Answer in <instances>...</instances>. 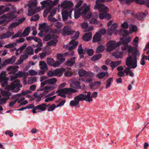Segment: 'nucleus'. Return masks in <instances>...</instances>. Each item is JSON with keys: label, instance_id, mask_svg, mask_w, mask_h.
<instances>
[{"label": "nucleus", "instance_id": "obj_51", "mask_svg": "<svg viewBox=\"0 0 149 149\" xmlns=\"http://www.w3.org/2000/svg\"><path fill=\"white\" fill-rule=\"evenodd\" d=\"M33 39L35 41L38 43L39 44V46L40 47H42V44L41 42V40L40 38H38L36 37H33Z\"/></svg>", "mask_w": 149, "mask_h": 149}, {"label": "nucleus", "instance_id": "obj_24", "mask_svg": "<svg viewBox=\"0 0 149 149\" xmlns=\"http://www.w3.org/2000/svg\"><path fill=\"white\" fill-rule=\"evenodd\" d=\"M69 104L70 106L72 107H80L79 103L76 99H75L74 97V100H72L70 102Z\"/></svg>", "mask_w": 149, "mask_h": 149}, {"label": "nucleus", "instance_id": "obj_17", "mask_svg": "<svg viewBox=\"0 0 149 149\" xmlns=\"http://www.w3.org/2000/svg\"><path fill=\"white\" fill-rule=\"evenodd\" d=\"M72 11V9L70 10L68 13L66 10L64 11L62 13L63 20L65 21L67 20L68 15L71 18V14Z\"/></svg>", "mask_w": 149, "mask_h": 149}, {"label": "nucleus", "instance_id": "obj_40", "mask_svg": "<svg viewBox=\"0 0 149 149\" xmlns=\"http://www.w3.org/2000/svg\"><path fill=\"white\" fill-rule=\"evenodd\" d=\"M16 59V57L15 56H13L11 58L6 60V62L8 63L12 64L15 61Z\"/></svg>", "mask_w": 149, "mask_h": 149}, {"label": "nucleus", "instance_id": "obj_13", "mask_svg": "<svg viewBox=\"0 0 149 149\" xmlns=\"http://www.w3.org/2000/svg\"><path fill=\"white\" fill-rule=\"evenodd\" d=\"M126 65L127 66V67L125 68V69L124 70V71H122L118 72L117 73V75L119 77H122L125 76V73L126 74V75H128L129 74L130 76L131 77H133L134 76V73L130 70L131 69H134L136 68H131L129 69V71H128L127 72H126L125 71V70L126 68H127L130 67V66L129 65Z\"/></svg>", "mask_w": 149, "mask_h": 149}, {"label": "nucleus", "instance_id": "obj_53", "mask_svg": "<svg viewBox=\"0 0 149 149\" xmlns=\"http://www.w3.org/2000/svg\"><path fill=\"white\" fill-rule=\"evenodd\" d=\"M101 84V82L100 81H95L93 84H91L90 86L91 87L94 86H96L99 87L100 86Z\"/></svg>", "mask_w": 149, "mask_h": 149}, {"label": "nucleus", "instance_id": "obj_49", "mask_svg": "<svg viewBox=\"0 0 149 149\" xmlns=\"http://www.w3.org/2000/svg\"><path fill=\"white\" fill-rule=\"evenodd\" d=\"M138 40L139 38L138 37H136L134 39L132 42L133 45L136 48V47H137L138 45Z\"/></svg>", "mask_w": 149, "mask_h": 149}, {"label": "nucleus", "instance_id": "obj_30", "mask_svg": "<svg viewBox=\"0 0 149 149\" xmlns=\"http://www.w3.org/2000/svg\"><path fill=\"white\" fill-rule=\"evenodd\" d=\"M88 24L86 22H84L81 24V26L82 28L83 29H87V30L88 31H91L93 29L92 26H91L88 28Z\"/></svg>", "mask_w": 149, "mask_h": 149}, {"label": "nucleus", "instance_id": "obj_22", "mask_svg": "<svg viewBox=\"0 0 149 149\" xmlns=\"http://www.w3.org/2000/svg\"><path fill=\"white\" fill-rule=\"evenodd\" d=\"M69 28V26H65L63 28V34L64 36L69 35H70L74 33V31H68L67 29Z\"/></svg>", "mask_w": 149, "mask_h": 149}, {"label": "nucleus", "instance_id": "obj_7", "mask_svg": "<svg viewBox=\"0 0 149 149\" xmlns=\"http://www.w3.org/2000/svg\"><path fill=\"white\" fill-rule=\"evenodd\" d=\"M121 44L120 42L116 43L114 41H110L107 44V47L106 50L107 51H110L115 49L117 47Z\"/></svg>", "mask_w": 149, "mask_h": 149}, {"label": "nucleus", "instance_id": "obj_60", "mask_svg": "<svg viewBox=\"0 0 149 149\" xmlns=\"http://www.w3.org/2000/svg\"><path fill=\"white\" fill-rule=\"evenodd\" d=\"M39 18V16L38 14H37L33 16L32 18L30 20L31 21H36L38 20Z\"/></svg>", "mask_w": 149, "mask_h": 149}, {"label": "nucleus", "instance_id": "obj_48", "mask_svg": "<svg viewBox=\"0 0 149 149\" xmlns=\"http://www.w3.org/2000/svg\"><path fill=\"white\" fill-rule=\"evenodd\" d=\"M57 58L58 59L61 63H62L65 61V58L63 57V55L62 54H57Z\"/></svg>", "mask_w": 149, "mask_h": 149}, {"label": "nucleus", "instance_id": "obj_23", "mask_svg": "<svg viewBox=\"0 0 149 149\" xmlns=\"http://www.w3.org/2000/svg\"><path fill=\"white\" fill-rule=\"evenodd\" d=\"M29 75V73L26 72H24L22 71H19L16 73L17 77L20 78L22 77L24 79H26Z\"/></svg>", "mask_w": 149, "mask_h": 149}, {"label": "nucleus", "instance_id": "obj_32", "mask_svg": "<svg viewBox=\"0 0 149 149\" xmlns=\"http://www.w3.org/2000/svg\"><path fill=\"white\" fill-rule=\"evenodd\" d=\"M39 65L40 69L42 70H44L47 69V64L43 61H40L39 62Z\"/></svg>", "mask_w": 149, "mask_h": 149}, {"label": "nucleus", "instance_id": "obj_18", "mask_svg": "<svg viewBox=\"0 0 149 149\" xmlns=\"http://www.w3.org/2000/svg\"><path fill=\"white\" fill-rule=\"evenodd\" d=\"M13 32H7L6 33H3L0 35V39H3L8 38L14 35Z\"/></svg>", "mask_w": 149, "mask_h": 149}, {"label": "nucleus", "instance_id": "obj_47", "mask_svg": "<svg viewBox=\"0 0 149 149\" xmlns=\"http://www.w3.org/2000/svg\"><path fill=\"white\" fill-rule=\"evenodd\" d=\"M1 93L2 96L4 97L10 96L11 95V93L9 91H2Z\"/></svg>", "mask_w": 149, "mask_h": 149}, {"label": "nucleus", "instance_id": "obj_19", "mask_svg": "<svg viewBox=\"0 0 149 149\" xmlns=\"http://www.w3.org/2000/svg\"><path fill=\"white\" fill-rule=\"evenodd\" d=\"M42 10V8L40 7H36L34 10H32L31 9H29L28 10V15L29 16H31L32 15Z\"/></svg>", "mask_w": 149, "mask_h": 149}, {"label": "nucleus", "instance_id": "obj_39", "mask_svg": "<svg viewBox=\"0 0 149 149\" xmlns=\"http://www.w3.org/2000/svg\"><path fill=\"white\" fill-rule=\"evenodd\" d=\"M25 52L26 53L30 55H32L33 54V50L32 48L30 46L28 47L26 49Z\"/></svg>", "mask_w": 149, "mask_h": 149}, {"label": "nucleus", "instance_id": "obj_52", "mask_svg": "<svg viewBox=\"0 0 149 149\" xmlns=\"http://www.w3.org/2000/svg\"><path fill=\"white\" fill-rule=\"evenodd\" d=\"M97 32L98 33V34H99L101 36L102 35H103L106 33V30L105 29L103 28L99 30Z\"/></svg>", "mask_w": 149, "mask_h": 149}, {"label": "nucleus", "instance_id": "obj_2", "mask_svg": "<svg viewBox=\"0 0 149 149\" xmlns=\"http://www.w3.org/2000/svg\"><path fill=\"white\" fill-rule=\"evenodd\" d=\"M91 5L84 3L80 8L74 10V17L75 19L78 18L81 15L82 18L84 19H89L90 23L97 24V21L96 19L98 17L97 13H94L93 14L91 12H88L90 10Z\"/></svg>", "mask_w": 149, "mask_h": 149}, {"label": "nucleus", "instance_id": "obj_61", "mask_svg": "<svg viewBox=\"0 0 149 149\" xmlns=\"http://www.w3.org/2000/svg\"><path fill=\"white\" fill-rule=\"evenodd\" d=\"M29 74L31 76H34L37 74V72L33 70H30L29 71Z\"/></svg>", "mask_w": 149, "mask_h": 149}, {"label": "nucleus", "instance_id": "obj_35", "mask_svg": "<svg viewBox=\"0 0 149 149\" xmlns=\"http://www.w3.org/2000/svg\"><path fill=\"white\" fill-rule=\"evenodd\" d=\"M30 29L31 27H26L22 33V36L23 37H26L28 36L30 32Z\"/></svg>", "mask_w": 149, "mask_h": 149}, {"label": "nucleus", "instance_id": "obj_34", "mask_svg": "<svg viewBox=\"0 0 149 149\" xmlns=\"http://www.w3.org/2000/svg\"><path fill=\"white\" fill-rule=\"evenodd\" d=\"M3 6H0V15L6 12H8L10 8L9 7L5 8Z\"/></svg>", "mask_w": 149, "mask_h": 149}, {"label": "nucleus", "instance_id": "obj_50", "mask_svg": "<svg viewBox=\"0 0 149 149\" xmlns=\"http://www.w3.org/2000/svg\"><path fill=\"white\" fill-rule=\"evenodd\" d=\"M54 60L52 58H47V62L48 64L50 66H52L54 63Z\"/></svg>", "mask_w": 149, "mask_h": 149}, {"label": "nucleus", "instance_id": "obj_46", "mask_svg": "<svg viewBox=\"0 0 149 149\" xmlns=\"http://www.w3.org/2000/svg\"><path fill=\"white\" fill-rule=\"evenodd\" d=\"M17 45L16 43L14 42L13 43H10L7 45H5L4 47L6 48H13Z\"/></svg>", "mask_w": 149, "mask_h": 149}, {"label": "nucleus", "instance_id": "obj_21", "mask_svg": "<svg viewBox=\"0 0 149 149\" xmlns=\"http://www.w3.org/2000/svg\"><path fill=\"white\" fill-rule=\"evenodd\" d=\"M65 70V69L64 68H60L54 70L55 75L60 77L63 74V73Z\"/></svg>", "mask_w": 149, "mask_h": 149}, {"label": "nucleus", "instance_id": "obj_57", "mask_svg": "<svg viewBox=\"0 0 149 149\" xmlns=\"http://www.w3.org/2000/svg\"><path fill=\"white\" fill-rule=\"evenodd\" d=\"M56 97V96H54L51 97H48L46 98L44 101L45 102H48L49 101H53Z\"/></svg>", "mask_w": 149, "mask_h": 149}, {"label": "nucleus", "instance_id": "obj_8", "mask_svg": "<svg viewBox=\"0 0 149 149\" xmlns=\"http://www.w3.org/2000/svg\"><path fill=\"white\" fill-rule=\"evenodd\" d=\"M3 19L6 18L5 20H7V22H9L16 18L17 17V14L15 12L9 13L3 15L1 16Z\"/></svg>", "mask_w": 149, "mask_h": 149}, {"label": "nucleus", "instance_id": "obj_4", "mask_svg": "<svg viewBox=\"0 0 149 149\" xmlns=\"http://www.w3.org/2000/svg\"><path fill=\"white\" fill-rule=\"evenodd\" d=\"M87 95H84L83 94H79L74 97L75 99L77 100L79 103L80 101H85L87 102H90L93 101V99L91 97V93L88 92L87 93Z\"/></svg>", "mask_w": 149, "mask_h": 149}, {"label": "nucleus", "instance_id": "obj_36", "mask_svg": "<svg viewBox=\"0 0 149 149\" xmlns=\"http://www.w3.org/2000/svg\"><path fill=\"white\" fill-rule=\"evenodd\" d=\"M121 63V61H120L111 62L110 63V66L113 69L115 67L120 65Z\"/></svg>", "mask_w": 149, "mask_h": 149}, {"label": "nucleus", "instance_id": "obj_27", "mask_svg": "<svg viewBox=\"0 0 149 149\" xmlns=\"http://www.w3.org/2000/svg\"><path fill=\"white\" fill-rule=\"evenodd\" d=\"M92 38V33L89 32L85 33L83 36V39L86 41H89Z\"/></svg>", "mask_w": 149, "mask_h": 149}, {"label": "nucleus", "instance_id": "obj_31", "mask_svg": "<svg viewBox=\"0 0 149 149\" xmlns=\"http://www.w3.org/2000/svg\"><path fill=\"white\" fill-rule=\"evenodd\" d=\"M57 38V37L56 36V38H53V39H52V40L47 42V45H48L49 46L53 45H55L58 41Z\"/></svg>", "mask_w": 149, "mask_h": 149}, {"label": "nucleus", "instance_id": "obj_29", "mask_svg": "<svg viewBox=\"0 0 149 149\" xmlns=\"http://www.w3.org/2000/svg\"><path fill=\"white\" fill-rule=\"evenodd\" d=\"M75 57H73L68 60L65 63V65L68 66H72L75 63Z\"/></svg>", "mask_w": 149, "mask_h": 149}, {"label": "nucleus", "instance_id": "obj_64", "mask_svg": "<svg viewBox=\"0 0 149 149\" xmlns=\"http://www.w3.org/2000/svg\"><path fill=\"white\" fill-rule=\"evenodd\" d=\"M47 54V53L46 52H43L39 54L38 56L41 59H43L45 57Z\"/></svg>", "mask_w": 149, "mask_h": 149}, {"label": "nucleus", "instance_id": "obj_37", "mask_svg": "<svg viewBox=\"0 0 149 149\" xmlns=\"http://www.w3.org/2000/svg\"><path fill=\"white\" fill-rule=\"evenodd\" d=\"M56 38V35L53 34L52 35L48 34L44 38L43 40L44 41H47L53 39V38Z\"/></svg>", "mask_w": 149, "mask_h": 149}, {"label": "nucleus", "instance_id": "obj_43", "mask_svg": "<svg viewBox=\"0 0 149 149\" xmlns=\"http://www.w3.org/2000/svg\"><path fill=\"white\" fill-rule=\"evenodd\" d=\"M48 83L49 84H54L57 82V79L56 78H53L47 79Z\"/></svg>", "mask_w": 149, "mask_h": 149}, {"label": "nucleus", "instance_id": "obj_33", "mask_svg": "<svg viewBox=\"0 0 149 149\" xmlns=\"http://www.w3.org/2000/svg\"><path fill=\"white\" fill-rule=\"evenodd\" d=\"M47 28L46 24L44 23L40 24L39 29L42 31L47 32L48 31Z\"/></svg>", "mask_w": 149, "mask_h": 149}, {"label": "nucleus", "instance_id": "obj_63", "mask_svg": "<svg viewBox=\"0 0 149 149\" xmlns=\"http://www.w3.org/2000/svg\"><path fill=\"white\" fill-rule=\"evenodd\" d=\"M10 98L9 97L7 98L3 97L0 100V105L3 103H5L7 100Z\"/></svg>", "mask_w": 149, "mask_h": 149}, {"label": "nucleus", "instance_id": "obj_56", "mask_svg": "<svg viewBox=\"0 0 149 149\" xmlns=\"http://www.w3.org/2000/svg\"><path fill=\"white\" fill-rule=\"evenodd\" d=\"M123 54V52H117L115 54L114 56L117 58H121Z\"/></svg>", "mask_w": 149, "mask_h": 149}, {"label": "nucleus", "instance_id": "obj_25", "mask_svg": "<svg viewBox=\"0 0 149 149\" xmlns=\"http://www.w3.org/2000/svg\"><path fill=\"white\" fill-rule=\"evenodd\" d=\"M56 88V87L54 86H46L45 87V93L47 94L53 91Z\"/></svg>", "mask_w": 149, "mask_h": 149}, {"label": "nucleus", "instance_id": "obj_45", "mask_svg": "<svg viewBox=\"0 0 149 149\" xmlns=\"http://www.w3.org/2000/svg\"><path fill=\"white\" fill-rule=\"evenodd\" d=\"M37 2L35 1H31L29 2L28 4V7L31 8L32 7H35L37 5Z\"/></svg>", "mask_w": 149, "mask_h": 149}, {"label": "nucleus", "instance_id": "obj_20", "mask_svg": "<svg viewBox=\"0 0 149 149\" xmlns=\"http://www.w3.org/2000/svg\"><path fill=\"white\" fill-rule=\"evenodd\" d=\"M109 75V74L108 72H100L97 74L96 75L97 77L99 79H103L105 77H108Z\"/></svg>", "mask_w": 149, "mask_h": 149}, {"label": "nucleus", "instance_id": "obj_5", "mask_svg": "<svg viewBox=\"0 0 149 149\" xmlns=\"http://www.w3.org/2000/svg\"><path fill=\"white\" fill-rule=\"evenodd\" d=\"M104 2H106V0H97L96 2V4L94 7V9H99L100 11L103 10L107 11L108 10V8L105 6L104 4L101 3Z\"/></svg>", "mask_w": 149, "mask_h": 149}, {"label": "nucleus", "instance_id": "obj_28", "mask_svg": "<svg viewBox=\"0 0 149 149\" xmlns=\"http://www.w3.org/2000/svg\"><path fill=\"white\" fill-rule=\"evenodd\" d=\"M101 36L98 33L96 32L94 36L93 42H98L101 41Z\"/></svg>", "mask_w": 149, "mask_h": 149}, {"label": "nucleus", "instance_id": "obj_9", "mask_svg": "<svg viewBox=\"0 0 149 149\" xmlns=\"http://www.w3.org/2000/svg\"><path fill=\"white\" fill-rule=\"evenodd\" d=\"M6 74L5 72L2 71L0 74V82H3L1 84L2 87H4L8 84V77H6Z\"/></svg>", "mask_w": 149, "mask_h": 149}, {"label": "nucleus", "instance_id": "obj_44", "mask_svg": "<svg viewBox=\"0 0 149 149\" xmlns=\"http://www.w3.org/2000/svg\"><path fill=\"white\" fill-rule=\"evenodd\" d=\"M113 81V77L109 78L106 81V88H109L111 84V82Z\"/></svg>", "mask_w": 149, "mask_h": 149}, {"label": "nucleus", "instance_id": "obj_62", "mask_svg": "<svg viewBox=\"0 0 149 149\" xmlns=\"http://www.w3.org/2000/svg\"><path fill=\"white\" fill-rule=\"evenodd\" d=\"M49 108L47 109V111H53L56 107H57L56 105L54 104H53L51 106L49 105Z\"/></svg>", "mask_w": 149, "mask_h": 149}, {"label": "nucleus", "instance_id": "obj_11", "mask_svg": "<svg viewBox=\"0 0 149 149\" xmlns=\"http://www.w3.org/2000/svg\"><path fill=\"white\" fill-rule=\"evenodd\" d=\"M20 83V81L18 79H16L14 81L10 84V85H7V84L5 86V88L6 89L8 90L12 91L14 90L15 88L18 86Z\"/></svg>", "mask_w": 149, "mask_h": 149}, {"label": "nucleus", "instance_id": "obj_38", "mask_svg": "<svg viewBox=\"0 0 149 149\" xmlns=\"http://www.w3.org/2000/svg\"><path fill=\"white\" fill-rule=\"evenodd\" d=\"M129 29V33H131L134 32H136L137 30V27L132 24H130Z\"/></svg>", "mask_w": 149, "mask_h": 149}, {"label": "nucleus", "instance_id": "obj_58", "mask_svg": "<svg viewBox=\"0 0 149 149\" xmlns=\"http://www.w3.org/2000/svg\"><path fill=\"white\" fill-rule=\"evenodd\" d=\"M86 51L87 54L89 56H91L93 55V54L94 52L93 50L92 49H85Z\"/></svg>", "mask_w": 149, "mask_h": 149}, {"label": "nucleus", "instance_id": "obj_6", "mask_svg": "<svg viewBox=\"0 0 149 149\" xmlns=\"http://www.w3.org/2000/svg\"><path fill=\"white\" fill-rule=\"evenodd\" d=\"M49 104H46L45 103H42L40 104L32 110V112L33 113H37L36 110H38L39 111H45L47 107H49Z\"/></svg>", "mask_w": 149, "mask_h": 149}, {"label": "nucleus", "instance_id": "obj_16", "mask_svg": "<svg viewBox=\"0 0 149 149\" xmlns=\"http://www.w3.org/2000/svg\"><path fill=\"white\" fill-rule=\"evenodd\" d=\"M19 68L17 65L10 66L7 68L6 70L9 72V74H13L17 71Z\"/></svg>", "mask_w": 149, "mask_h": 149}, {"label": "nucleus", "instance_id": "obj_12", "mask_svg": "<svg viewBox=\"0 0 149 149\" xmlns=\"http://www.w3.org/2000/svg\"><path fill=\"white\" fill-rule=\"evenodd\" d=\"M78 43L77 41H75L74 39H73L69 42V45H64L63 47L66 49L72 50L77 47Z\"/></svg>", "mask_w": 149, "mask_h": 149}, {"label": "nucleus", "instance_id": "obj_55", "mask_svg": "<svg viewBox=\"0 0 149 149\" xmlns=\"http://www.w3.org/2000/svg\"><path fill=\"white\" fill-rule=\"evenodd\" d=\"M19 25V23H18V22L13 23L9 25L8 29H11L16 27Z\"/></svg>", "mask_w": 149, "mask_h": 149}, {"label": "nucleus", "instance_id": "obj_14", "mask_svg": "<svg viewBox=\"0 0 149 149\" xmlns=\"http://www.w3.org/2000/svg\"><path fill=\"white\" fill-rule=\"evenodd\" d=\"M61 8L64 9L68 8H70L73 6V3L70 1L65 0L60 6Z\"/></svg>", "mask_w": 149, "mask_h": 149}, {"label": "nucleus", "instance_id": "obj_1", "mask_svg": "<svg viewBox=\"0 0 149 149\" xmlns=\"http://www.w3.org/2000/svg\"><path fill=\"white\" fill-rule=\"evenodd\" d=\"M131 37H128L124 40L123 39H121L119 42H122V50H127L128 54V57L126 60V64L130 67L126 68L125 71L126 73L129 71L130 68H134L137 66L136 56L139 54V53L136 48L129 45L128 43L131 41Z\"/></svg>", "mask_w": 149, "mask_h": 149}, {"label": "nucleus", "instance_id": "obj_26", "mask_svg": "<svg viewBox=\"0 0 149 149\" xmlns=\"http://www.w3.org/2000/svg\"><path fill=\"white\" fill-rule=\"evenodd\" d=\"M80 84V82L75 81L71 83L70 85V86L72 88L78 89L81 88Z\"/></svg>", "mask_w": 149, "mask_h": 149}, {"label": "nucleus", "instance_id": "obj_3", "mask_svg": "<svg viewBox=\"0 0 149 149\" xmlns=\"http://www.w3.org/2000/svg\"><path fill=\"white\" fill-rule=\"evenodd\" d=\"M78 91V90L74 88H65L58 90L56 93H58V95L65 98L66 97V94H71L73 93H77Z\"/></svg>", "mask_w": 149, "mask_h": 149}, {"label": "nucleus", "instance_id": "obj_59", "mask_svg": "<svg viewBox=\"0 0 149 149\" xmlns=\"http://www.w3.org/2000/svg\"><path fill=\"white\" fill-rule=\"evenodd\" d=\"M55 26L58 28H61L63 26V24L61 22H56L54 24Z\"/></svg>", "mask_w": 149, "mask_h": 149}, {"label": "nucleus", "instance_id": "obj_42", "mask_svg": "<svg viewBox=\"0 0 149 149\" xmlns=\"http://www.w3.org/2000/svg\"><path fill=\"white\" fill-rule=\"evenodd\" d=\"M104 49V47L103 46L100 45L96 49L95 52L97 53H99L103 52Z\"/></svg>", "mask_w": 149, "mask_h": 149}, {"label": "nucleus", "instance_id": "obj_41", "mask_svg": "<svg viewBox=\"0 0 149 149\" xmlns=\"http://www.w3.org/2000/svg\"><path fill=\"white\" fill-rule=\"evenodd\" d=\"M102 54H99L94 56L91 58V60L92 61H95L99 59L102 57Z\"/></svg>", "mask_w": 149, "mask_h": 149}, {"label": "nucleus", "instance_id": "obj_10", "mask_svg": "<svg viewBox=\"0 0 149 149\" xmlns=\"http://www.w3.org/2000/svg\"><path fill=\"white\" fill-rule=\"evenodd\" d=\"M97 9L98 10L99 12H100L99 14V17L100 19H109L111 18V15L108 13H107L109 11V9L107 11H105L103 10L100 11L99 9H96L95 10Z\"/></svg>", "mask_w": 149, "mask_h": 149}, {"label": "nucleus", "instance_id": "obj_54", "mask_svg": "<svg viewBox=\"0 0 149 149\" xmlns=\"http://www.w3.org/2000/svg\"><path fill=\"white\" fill-rule=\"evenodd\" d=\"M78 73L80 76L83 77L86 76L87 72L84 70H81L79 71Z\"/></svg>", "mask_w": 149, "mask_h": 149}, {"label": "nucleus", "instance_id": "obj_15", "mask_svg": "<svg viewBox=\"0 0 149 149\" xmlns=\"http://www.w3.org/2000/svg\"><path fill=\"white\" fill-rule=\"evenodd\" d=\"M118 27V25L116 23H114L112 24L111 28H109L107 31V33L109 35H111L114 32H118L117 30H116V28Z\"/></svg>", "mask_w": 149, "mask_h": 149}]
</instances>
